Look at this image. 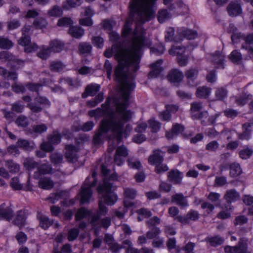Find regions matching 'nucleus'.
<instances>
[{"label": "nucleus", "mask_w": 253, "mask_h": 253, "mask_svg": "<svg viewBox=\"0 0 253 253\" xmlns=\"http://www.w3.org/2000/svg\"><path fill=\"white\" fill-rule=\"evenodd\" d=\"M115 113L111 110L108 113V118L102 119L99 124L97 131L95 132L92 138V143L94 145H100L103 143V138L106 137L111 131L115 134L118 142L120 143L123 139L124 127L125 123L121 120H116Z\"/></svg>", "instance_id": "obj_1"}, {"label": "nucleus", "mask_w": 253, "mask_h": 253, "mask_svg": "<svg viewBox=\"0 0 253 253\" xmlns=\"http://www.w3.org/2000/svg\"><path fill=\"white\" fill-rule=\"evenodd\" d=\"M115 58L118 61V64L114 69V80L122 84V87H125L126 83H133L136 85L134 80L130 81L128 80L127 75L124 70L125 68H129L132 66L134 68V71H136L139 69L140 62L135 60V59L123 51L116 53Z\"/></svg>", "instance_id": "obj_2"}, {"label": "nucleus", "mask_w": 253, "mask_h": 253, "mask_svg": "<svg viewBox=\"0 0 253 253\" xmlns=\"http://www.w3.org/2000/svg\"><path fill=\"white\" fill-rule=\"evenodd\" d=\"M136 87V85L133 83H126L124 87H121L122 97L123 101L119 102L117 99H114V102L116 106L117 112L121 115L119 120L123 122L127 123L130 121L132 118V112L131 110H127L129 104L130 95Z\"/></svg>", "instance_id": "obj_3"}, {"label": "nucleus", "mask_w": 253, "mask_h": 253, "mask_svg": "<svg viewBox=\"0 0 253 253\" xmlns=\"http://www.w3.org/2000/svg\"><path fill=\"white\" fill-rule=\"evenodd\" d=\"M132 43L131 46L124 49L123 51L140 62L142 48L150 47L151 45V42L147 39L146 32L143 29L140 30L138 34L137 29H135L133 31Z\"/></svg>", "instance_id": "obj_4"}, {"label": "nucleus", "mask_w": 253, "mask_h": 253, "mask_svg": "<svg viewBox=\"0 0 253 253\" xmlns=\"http://www.w3.org/2000/svg\"><path fill=\"white\" fill-rule=\"evenodd\" d=\"M149 0H131L129 5V16L133 17L136 14L145 21H149L155 17L154 5Z\"/></svg>", "instance_id": "obj_5"}, {"label": "nucleus", "mask_w": 253, "mask_h": 253, "mask_svg": "<svg viewBox=\"0 0 253 253\" xmlns=\"http://www.w3.org/2000/svg\"><path fill=\"white\" fill-rule=\"evenodd\" d=\"M116 189L115 187H111L109 184L106 183L98 185L97 191L99 195H101L104 204L108 206H112L116 203L118 196L115 192Z\"/></svg>", "instance_id": "obj_6"}, {"label": "nucleus", "mask_w": 253, "mask_h": 253, "mask_svg": "<svg viewBox=\"0 0 253 253\" xmlns=\"http://www.w3.org/2000/svg\"><path fill=\"white\" fill-rule=\"evenodd\" d=\"M89 179V177H87L85 178L79 193L81 205L89 203L92 196L93 191L92 188L94 186H91V185L88 184V180Z\"/></svg>", "instance_id": "obj_7"}, {"label": "nucleus", "mask_w": 253, "mask_h": 253, "mask_svg": "<svg viewBox=\"0 0 253 253\" xmlns=\"http://www.w3.org/2000/svg\"><path fill=\"white\" fill-rule=\"evenodd\" d=\"M185 50V48L181 46H172L169 50L170 55H177V63L181 67L185 66L188 63V58L184 54Z\"/></svg>", "instance_id": "obj_8"}, {"label": "nucleus", "mask_w": 253, "mask_h": 253, "mask_svg": "<svg viewBox=\"0 0 253 253\" xmlns=\"http://www.w3.org/2000/svg\"><path fill=\"white\" fill-rule=\"evenodd\" d=\"M179 36V41H182L184 39L188 40H194L198 37V32L187 27H182L178 28L177 31Z\"/></svg>", "instance_id": "obj_9"}, {"label": "nucleus", "mask_w": 253, "mask_h": 253, "mask_svg": "<svg viewBox=\"0 0 253 253\" xmlns=\"http://www.w3.org/2000/svg\"><path fill=\"white\" fill-rule=\"evenodd\" d=\"M29 215L28 210L23 209L17 211L15 217L13 221L14 225L20 228L25 226L26 224V220Z\"/></svg>", "instance_id": "obj_10"}, {"label": "nucleus", "mask_w": 253, "mask_h": 253, "mask_svg": "<svg viewBox=\"0 0 253 253\" xmlns=\"http://www.w3.org/2000/svg\"><path fill=\"white\" fill-rule=\"evenodd\" d=\"M200 218V214L198 211L191 209L187 213L186 215H178L175 219L183 224H188L190 221H196Z\"/></svg>", "instance_id": "obj_11"}, {"label": "nucleus", "mask_w": 253, "mask_h": 253, "mask_svg": "<svg viewBox=\"0 0 253 253\" xmlns=\"http://www.w3.org/2000/svg\"><path fill=\"white\" fill-rule=\"evenodd\" d=\"M162 59H158L155 62L149 65L151 71L149 72L148 76L149 79L158 78L163 71L164 68L162 66L163 63Z\"/></svg>", "instance_id": "obj_12"}, {"label": "nucleus", "mask_w": 253, "mask_h": 253, "mask_svg": "<svg viewBox=\"0 0 253 253\" xmlns=\"http://www.w3.org/2000/svg\"><path fill=\"white\" fill-rule=\"evenodd\" d=\"M164 154L160 149L157 148L153 150L152 154L148 158V163L151 166H155L162 163L164 161Z\"/></svg>", "instance_id": "obj_13"}, {"label": "nucleus", "mask_w": 253, "mask_h": 253, "mask_svg": "<svg viewBox=\"0 0 253 253\" xmlns=\"http://www.w3.org/2000/svg\"><path fill=\"white\" fill-rule=\"evenodd\" d=\"M36 218L39 222V227L44 230H48L54 223L53 219H50L41 211H37Z\"/></svg>", "instance_id": "obj_14"}, {"label": "nucleus", "mask_w": 253, "mask_h": 253, "mask_svg": "<svg viewBox=\"0 0 253 253\" xmlns=\"http://www.w3.org/2000/svg\"><path fill=\"white\" fill-rule=\"evenodd\" d=\"M224 199L226 200L225 208L229 210H232L233 207L231 203L237 201L239 198V194L235 189H230L226 191L224 195Z\"/></svg>", "instance_id": "obj_15"}, {"label": "nucleus", "mask_w": 253, "mask_h": 253, "mask_svg": "<svg viewBox=\"0 0 253 253\" xmlns=\"http://www.w3.org/2000/svg\"><path fill=\"white\" fill-rule=\"evenodd\" d=\"M169 11L176 13L178 14H183L184 10L187 9V6L181 0H176L172 1L168 6Z\"/></svg>", "instance_id": "obj_16"}, {"label": "nucleus", "mask_w": 253, "mask_h": 253, "mask_svg": "<svg viewBox=\"0 0 253 253\" xmlns=\"http://www.w3.org/2000/svg\"><path fill=\"white\" fill-rule=\"evenodd\" d=\"M168 180L173 184H179L181 183L183 175L182 173L177 169H171L168 172Z\"/></svg>", "instance_id": "obj_17"}, {"label": "nucleus", "mask_w": 253, "mask_h": 253, "mask_svg": "<svg viewBox=\"0 0 253 253\" xmlns=\"http://www.w3.org/2000/svg\"><path fill=\"white\" fill-rule=\"evenodd\" d=\"M0 217L8 221L13 217V211L9 206L5 207L4 203L0 205Z\"/></svg>", "instance_id": "obj_18"}, {"label": "nucleus", "mask_w": 253, "mask_h": 253, "mask_svg": "<svg viewBox=\"0 0 253 253\" xmlns=\"http://www.w3.org/2000/svg\"><path fill=\"white\" fill-rule=\"evenodd\" d=\"M100 85L97 84H91L87 85L84 91L82 94V97L84 99L86 98L88 96H94L99 91Z\"/></svg>", "instance_id": "obj_19"}, {"label": "nucleus", "mask_w": 253, "mask_h": 253, "mask_svg": "<svg viewBox=\"0 0 253 253\" xmlns=\"http://www.w3.org/2000/svg\"><path fill=\"white\" fill-rule=\"evenodd\" d=\"M65 158L69 162H73L76 157V153L78 151V148L74 145L70 144H67L65 146Z\"/></svg>", "instance_id": "obj_20"}, {"label": "nucleus", "mask_w": 253, "mask_h": 253, "mask_svg": "<svg viewBox=\"0 0 253 253\" xmlns=\"http://www.w3.org/2000/svg\"><path fill=\"white\" fill-rule=\"evenodd\" d=\"M168 79L171 83H180L183 78V73L177 69L171 70L168 75Z\"/></svg>", "instance_id": "obj_21"}, {"label": "nucleus", "mask_w": 253, "mask_h": 253, "mask_svg": "<svg viewBox=\"0 0 253 253\" xmlns=\"http://www.w3.org/2000/svg\"><path fill=\"white\" fill-rule=\"evenodd\" d=\"M237 28L233 25L230 24L229 32L232 33L231 39L233 44H237L240 42L241 39L243 40L244 34L242 32H237Z\"/></svg>", "instance_id": "obj_22"}, {"label": "nucleus", "mask_w": 253, "mask_h": 253, "mask_svg": "<svg viewBox=\"0 0 253 253\" xmlns=\"http://www.w3.org/2000/svg\"><path fill=\"white\" fill-rule=\"evenodd\" d=\"M248 240L240 238L237 245L235 246V253H251L248 250Z\"/></svg>", "instance_id": "obj_23"}, {"label": "nucleus", "mask_w": 253, "mask_h": 253, "mask_svg": "<svg viewBox=\"0 0 253 253\" xmlns=\"http://www.w3.org/2000/svg\"><path fill=\"white\" fill-rule=\"evenodd\" d=\"M227 10L228 14L231 16H235L242 12L240 4L231 1L227 6Z\"/></svg>", "instance_id": "obj_24"}, {"label": "nucleus", "mask_w": 253, "mask_h": 253, "mask_svg": "<svg viewBox=\"0 0 253 253\" xmlns=\"http://www.w3.org/2000/svg\"><path fill=\"white\" fill-rule=\"evenodd\" d=\"M171 201L182 208L188 206L187 200L181 193H176L171 196Z\"/></svg>", "instance_id": "obj_25"}, {"label": "nucleus", "mask_w": 253, "mask_h": 253, "mask_svg": "<svg viewBox=\"0 0 253 253\" xmlns=\"http://www.w3.org/2000/svg\"><path fill=\"white\" fill-rule=\"evenodd\" d=\"M68 34L73 38L80 39L84 34V30L80 26H73L69 29Z\"/></svg>", "instance_id": "obj_26"}, {"label": "nucleus", "mask_w": 253, "mask_h": 253, "mask_svg": "<svg viewBox=\"0 0 253 253\" xmlns=\"http://www.w3.org/2000/svg\"><path fill=\"white\" fill-rule=\"evenodd\" d=\"M211 88L207 86H200L197 88L196 96L199 98H208L211 93Z\"/></svg>", "instance_id": "obj_27"}, {"label": "nucleus", "mask_w": 253, "mask_h": 253, "mask_svg": "<svg viewBox=\"0 0 253 253\" xmlns=\"http://www.w3.org/2000/svg\"><path fill=\"white\" fill-rule=\"evenodd\" d=\"M132 23L129 20H126L121 30V37L123 39H126L133 34Z\"/></svg>", "instance_id": "obj_28"}, {"label": "nucleus", "mask_w": 253, "mask_h": 253, "mask_svg": "<svg viewBox=\"0 0 253 253\" xmlns=\"http://www.w3.org/2000/svg\"><path fill=\"white\" fill-rule=\"evenodd\" d=\"M47 140L54 145H57L61 142L62 134L58 130H53L51 134L47 135Z\"/></svg>", "instance_id": "obj_29"}, {"label": "nucleus", "mask_w": 253, "mask_h": 253, "mask_svg": "<svg viewBox=\"0 0 253 253\" xmlns=\"http://www.w3.org/2000/svg\"><path fill=\"white\" fill-rule=\"evenodd\" d=\"M92 215V211L84 207H81L78 209L75 215V218L77 221H80L84 218Z\"/></svg>", "instance_id": "obj_30"}, {"label": "nucleus", "mask_w": 253, "mask_h": 253, "mask_svg": "<svg viewBox=\"0 0 253 253\" xmlns=\"http://www.w3.org/2000/svg\"><path fill=\"white\" fill-rule=\"evenodd\" d=\"M150 48V53L151 54H154L156 56H160L164 54L165 51V46L163 43L159 42L154 44L152 46L148 47Z\"/></svg>", "instance_id": "obj_31"}, {"label": "nucleus", "mask_w": 253, "mask_h": 253, "mask_svg": "<svg viewBox=\"0 0 253 253\" xmlns=\"http://www.w3.org/2000/svg\"><path fill=\"white\" fill-rule=\"evenodd\" d=\"M39 186L43 189L50 190L54 186V182L50 177H39Z\"/></svg>", "instance_id": "obj_32"}, {"label": "nucleus", "mask_w": 253, "mask_h": 253, "mask_svg": "<svg viewBox=\"0 0 253 253\" xmlns=\"http://www.w3.org/2000/svg\"><path fill=\"white\" fill-rule=\"evenodd\" d=\"M49 47L50 48L51 52H59L63 49L64 43L59 40H53L50 42Z\"/></svg>", "instance_id": "obj_33"}, {"label": "nucleus", "mask_w": 253, "mask_h": 253, "mask_svg": "<svg viewBox=\"0 0 253 253\" xmlns=\"http://www.w3.org/2000/svg\"><path fill=\"white\" fill-rule=\"evenodd\" d=\"M228 58L233 63L239 65L242 60V55L238 50L234 49L229 54Z\"/></svg>", "instance_id": "obj_34"}, {"label": "nucleus", "mask_w": 253, "mask_h": 253, "mask_svg": "<svg viewBox=\"0 0 253 253\" xmlns=\"http://www.w3.org/2000/svg\"><path fill=\"white\" fill-rule=\"evenodd\" d=\"M242 170L239 164L233 163L230 165V175L232 177H236L240 175Z\"/></svg>", "instance_id": "obj_35"}, {"label": "nucleus", "mask_w": 253, "mask_h": 253, "mask_svg": "<svg viewBox=\"0 0 253 253\" xmlns=\"http://www.w3.org/2000/svg\"><path fill=\"white\" fill-rule=\"evenodd\" d=\"M206 241L210 243L211 246L216 247L223 244L224 239L219 235H214L208 238Z\"/></svg>", "instance_id": "obj_36"}, {"label": "nucleus", "mask_w": 253, "mask_h": 253, "mask_svg": "<svg viewBox=\"0 0 253 253\" xmlns=\"http://www.w3.org/2000/svg\"><path fill=\"white\" fill-rule=\"evenodd\" d=\"M52 168L50 165L45 164H42L38 167V170L35 172V175L38 174L39 175L51 173Z\"/></svg>", "instance_id": "obj_37"}, {"label": "nucleus", "mask_w": 253, "mask_h": 253, "mask_svg": "<svg viewBox=\"0 0 253 253\" xmlns=\"http://www.w3.org/2000/svg\"><path fill=\"white\" fill-rule=\"evenodd\" d=\"M92 49L91 45L86 42H82L79 43L78 46V50L80 53L82 55L89 54Z\"/></svg>", "instance_id": "obj_38"}, {"label": "nucleus", "mask_w": 253, "mask_h": 253, "mask_svg": "<svg viewBox=\"0 0 253 253\" xmlns=\"http://www.w3.org/2000/svg\"><path fill=\"white\" fill-rule=\"evenodd\" d=\"M228 92L226 88L224 87H218L215 91V96L217 100L224 101L227 97Z\"/></svg>", "instance_id": "obj_39"}, {"label": "nucleus", "mask_w": 253, "mask_h": 253, "mask_svg": "<svg viewBox=\"0 0 253 253\" xmlns=\"http://www.w3.org/2000/svg\"><path fill=\"white\" fill-rule=\"evenodd\" d=\"M5 165L11 173H17L20 169L19 164L15 163L13 160H6L5 162Z\"/></svg>", "instance_id": "obj_40"}, {"label": "nucleus", "mask_w": 253, "mask_h": 253, "mask_svg": "<svg viewBox=\"0 0 253 253\" xmlns=\"http://www.w3.org/2000/svg\"><path fill=\"white\" fill-rule=\"evenodd\" d=\"M174 32L175 30L173 27H169L167 29L165 35L166 42H179V39H177L176 37L174 36Z\"/></svg>", "instance_id": "obj_41"}, {"label": "nucleus", "mask_w": 253, "mask_h": 253, "mask_svg": "<svg viewBox=\"0 0 253 253\" xmlns=\"http://www.w3.org/2000/svg\"><path fill=\"white\" fill-rule=\"evenodd\" d=\"M19 148L24 151H29L32 149L29 140L23 138H19L16 142Z\"/></svg>", "instance_id": "obj_42"}, {"label": "nucleus", "mask_w": 253, "mask_h": 253, "mask_svg": "<svg viewBox=\"0 0 253 253\" xmlns=\"http://www.w3.org/2000/svg\"><path fill=\"white\" fill-rule=\"evenodd\" d=\"M199 75V70L197 68H190L185 73V77L188 81H195Z\"/></svg>", "instance_id": "obj_43"}, {"label": "nucleus", "mask_w": 253, "mask_h": 253, "mask_svg": "<svg viewBox=\"0 0 253 253\" xmlns=\"http://www.w3.org/2000/svg\"><path fill=\"white\" fill-rule=\"evenodd\" d=\"M13 46L12 42L7 38L0 36V48L3 49H9Z\"/></svg>", "instance_id": "obj_44"}, {"label": "nucleus", "mask_w": 253, "mask_h": 253, "mask_svg": "<svg viewBox=\"0 0 253 253\" xmlns=\"http://www.w3.org/2000/svg\"><path fill=\"white\" fill-rule=\"evenodd\" d=\"M39 163L34 160L33 158H27L24 163V166L28 170H32L36 168H38Z\"/></svg>", "instance_id": "obj_45"}, {"label": "nucleus", "mask_w": 253, "mask_h": 253, "mask_svg": "<svg viewBox=\"0 0 253 253\" xmlns=\"http://www.w3.org/2000/svg\"><path fill=\"white\" fill-rule=\"evenodd\" d=\"M73 21L70 17H64L60 18L57 22V26L62 27H71L73 25Z\"/></svg>", "instance_id": "obj_46"}, {"label": "nucleus", "mask_w": 253, "mask_h": 253, "mask_svg": "<svg viewBox=\"0 0 253 253\" xmlns=\"http://www.w3.org/2000/svg\"><path fill=\"white\" fill-rule=\"evenodd\" d=\"M63 11L62 9L58 5H54L48 11V14L51 17H59L62 16Z\"/></svg>", "instance_id": "obj_47"}, {"label": "nucleus", "mask_w": 253, "mask_h": 253, "mask_svg": "<svg viewBox=\"0 0 253 253\" xmlns=\"http://www.w3.org/2000/svg\"><path fill=\"white\" fill-rule=\"evenodd\" d=\"M118 176L116 172L114 171L111 174H109L107 177H103V183L101 184L106 183L109 184L111 187H114L113 183L111 182L110 181H116L118 180Z\"/></svg>", "instance_id": "obj_48"}, {"label": "nucleus", "mask_w": 253, "mask_h": 253, "mask_svg": "<svg viewBox=\"0 0 253 253\" xmlns=\"http://www.w3.org/2000/svg\"><path fill=\"white\" fill-rule=\"evenodd\" d=\"M161 232V229L159 227L157 226L153 227L151 228L150 230L146 233V237L149 239H152L157 238Z\"/></svg>", "instance_id": "obj_49"}, {"label": "nucleus", "mask_w": 253, "mask_h": 253, "mask_svg": "<svg viewBox=\"0 0 253 253\" xmlns=\"http://www.w3.org/2000/svg\"><path fill=\"white\" fill-rule=\"evenodd\" d=\"M253 154V150L248 147L241 150L239 152V155L242 159L246 160L250 158Z\"/></svg>", "instance_id": "obj_50"}, {"label": "nucleus", "mask_w": 253, "mask_h": 253, "mask_svg": "<svg viewBox=\"0 0 253 253\" xmlns=\"http://www.w3.org/2000/svg\"><path fill=\"white\" fill-rule=\"evenodd\" d=\"M47 25V22L46 19L42 17L36 18L33 22V25L36 29H43L45 28Z\"/></svg>", "instance_id": "obj_51"}, {"label": "nucleus", "mask_w": 253, "mask_h": 253, "mask_svg": "<svg viewBox=\"0 0 253 253\" xmlns=\"http://www.w3.org/2000/svg\"><path fill=\"white\" fill-rule=\"evenodd\" d=\"M80 230L78 228L73 227L68 230L67 238L69 241L72 242L75 240L78 237Z\"/></svg>", "instance_id": "obj_52"}, {"label": "nucleus", "mask_w": 253, "mask_h": 253, "mask_svg": "<svg viewBox=\"0 0 253 253\" xmlns=\"http://www.w3.org/2000/svg\"><path fill=\"white\" fill-rule=\"evenodd\" d=\"M169 168L166 164L163 163L155 165L154 171L158 174H162L168 171Z\"/></svg>", "instance_id": "obj_53"}, {"label": "nucleus", "mask_w": 253, "mask_h": 253, "mask_svg": "<svg viewBox=\"0 0 253 253\" xmlns=\"http://www.w3.org/2000/svg\"><path fill=\"white\" fill-rule=\"evenodd\" d=\"M149 127L151 129L153 133L158 132L161 128V124L159 122L153 119H151L148 121Z\"/></svg>", "instance_id": "obj_54"}, {"label": "nucleus", "mask_w": 253, "mask_h": 253, "mask_svg": "<svg viewBox=\"0 0 253 253\" xmlns=\"http://www.w3.org/2000/svg\"><path fill=\"white\" fill-rule=\"evenodd\" d=\"M169 18V13L167 9H162L158 12L157 19L160 23H163Z\"/></svg>", "instance_id": "obj_55"}, {"label": "nucleus", "mask_w": 253, "mask_h": 253, "mask_svg": "<svg viewBox=\"0 0 253 253\" xmlns=\"http://www.w3.org/2000/svg\"><path fill=\"white\" fill-rule=\"evenodd\" d=\"M250 94L246 93L240 95V96L236 97L235 102L238 106H243L246 105L248 100H249Z\"/></svg>", "instance_id": "obj_56"}, {"label": "nucleus", "mask_w": 253, "mask_h": 253, "mask_svg": "<svg viewBox=\"0 0 253 253\" xmlns=\"http://www.w3.org/2000/svg\"><path fill=\"white\" fill-rule=\"evenodd\" d=\"M47 130V126L44 124L36 125L32 126V131L36 134H42L46 132Z\"/></svg>", "instance_id": "obj_57"}, {"label": "nucleus", "mask_w": 253, "mask_h": 253, "mask_svg": "<svg viewBox=\"0 0 253 253\" xmlns=\"http://www.w3.org/2000/svg\"><path fill=\"white\" fill-rule=\"evenodd\" d=\"M65 67L61 61H52L50 64V69L53 72H59Z\"/></svg>", "instance_id": "obj_58"}, {"label": "nucleus", "mask_w": 253, "mask_h": 253, "mask_svg": "<svg viewBox=\"0 0 253 253\" xmlns=\"http://www.w3.org/2000/svg\"><path fill=\"white\" fill-rule=\"evenodd\" d=\"M54 146L53 144H51V142L47 140L41 143L40 148L41 150L46 152H52L55 149Z\"/></svg>", "instance_id": "obj_59"}, {"label": "nucleus", "mask_w": 253, "mask_h": 253, "mask_svg": "<svg viewBox=\"0 0 253 253\" xmlns=\"http://www.w3.org/2000/svg\"><path fill=\"white\" fill-rule=\"evenodd\" d=\"M50 160L54 165H57L62 162L63 156L59 153H54L50 155Z\"/></svg>", "instance_id": "obj_60"}, {"label": "nucleus", "mask_w": 253, "mask_h": 253, "mask_svg": "<svg viewBox=\"0 0 253 253\" xmlns=\"http://www.w3.org/2000/svg\"><path fill=\"white\" fill-rule=\"evenodd\" d=\"M137 191L131 188H126L124 189V195L126 198L133 200L135 198Z\"/></svg>", "instance_id": "obj_61"}, {"label": "nucleus", "mask_w": 253, "mask_h": 253, "mask_svg": "<svg viewBox=\"0 0 253 253\" xmlns=\"http://www.w3.org/2000/svg\"><path fill=\"white\" fill-rule=\"evenodd\" d=\"M15 239L20 245L24 244L27 241V236L23 231H19L15 235Z\"/></svg>", "instance_id": "obj_62"}, {"label": "nucleus", "mask_w": 253, "mask_h": 253, "mask_svg": "<svg viewBox=\"0 0 253 253\" xmlns=\"http://www.w3.org/2000/svg\"><path fill=\"white\" fill-rule=\"evenodd\" d=\"M34 101L35 103L44 106H47L48 107L51 105V103L49 99L44 96H38L34 98Z\"/></svg>", "instance_id": "obj_63"}, {"label": "nucleus", "mask_w": 253, "mask_h": 253, "mask_svg": "<svg viewBox=\"0 0 253 253\" xmlns=\"http://www.w3.org/2000/svg\"><path fill=\"white\" fill-rule=\"evenodd\" d=\"M51 51L49 47L43 48L37 53V56L42 59H46L50 55Z\"/></svg>", "instance_id": "obj_64"}]
</instances>
